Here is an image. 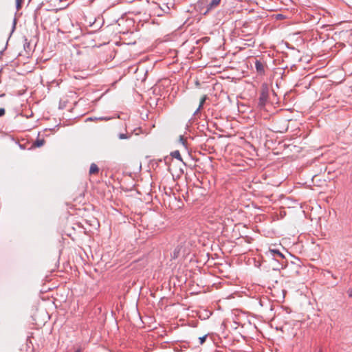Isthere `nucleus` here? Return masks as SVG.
I'll use <instances>...</instances> for the list:
<instances>
[{
	"label": "nucleus",
	"mask_w": 352,
	"mask_h": 352,
	"mask_svg": "<svg viewBox=\"0 0 352 352\" xmlns=\"http://www.w3.org/2000/svg\"><path fill=\"white\" fill-rule=\"evenodd\" d=\"M270 88L266 83H263L261 87V94L258 98V107L263 108L268 101Z\"/></svg>",
	"instance_id": "1"
},
{
	"label": "nucleus",
	"mask_w": 352,
	"mask_h": 352,
	"mask_svg": "<svg viewBox=\"0 0 352 352\" xmlns=\"http://www.w3.org/2000/svg\"><path fill=\"white\" fill-rule=\"evenodd\" d=\"M255 68L258 75L263 76L265 72L266 64L260 60L256 59L255 60Z\"/></svg>",
	"instance_id": "2"
},
{
	"label": "nucleus",
	"mask_w": 352,
	"mask_h": 352,
	"mask_svg": "<svg viewBox=\"0 0 352 352\" xmlns=\"http://www.w3.org/2000/svg\"><path fill=\"white\" fill-rule=\"evenodd\" d=\"M168 206L171 210H176L184 206L182 199H169Z\"/></svg>",
	"instance_id": "3"
},
{
	"label": "nucleus",
	"mask_w": 352,
	"mask_h": 352,
	"mask_svg": "<svg viewBox=\"0 0 352 352\" xmlns=\"http://www.w3.org/2000/svg\"><path fill=\"white\" fill-rule=\"evenodd\" d=\"M221 0H210V1L206 6V10L204 12V14H206L212 10L217 8L220 3Z\"/></svg>",
	"instance_id": "4"
},
{
	"label": "nucleus",
	"mask_w": 352,
	"mask_h": 352,
	"mask_svg": "<svg viewBox=\"0 0 352 352\" xmlns=\"http://www.w3.org/2000/svg\"><path fill=\"white\" fill-rule=\"evenodd\" d=\"M269 252L271 253L272 256H278L280 258H284L283 254L278 250L273 248H270Z\"/></svg>",
	"instance_id": "5"
},
{
	"label": "nucleus",
	"mask_w": 352,
	"mask_h": 352,
	"mask_svg": "<svg viewBox=\"0 0 352 352\" xmlns=\"http://www.w3.org/2000/svg\"><path fill=\"white\" fill-rule=\"evenodd\" d=\"M99 171V168L98 167V166L93 163L91 164L90 166V168H89V173L90 174H96V173H98Z\"/></svg>",
	"instance_id": "6"
},
{
	"label": "nucleus",
	"mask_w": 352,
	"mask_h": 352,
	"mask_svg": "<svg viewBox=\"0 0 352 352\" xmlns=\"http://www.w3.org/2000/svg\"><path fill=\"white\" fill-rule=\"evenodd\" d=\"M206 100V96H204L201 100H200V102H199V107L197 109V110L195 111V114L197 113L200 109L202 108L205 101Z\"/></svg>",
	"instance_id": "7"
},
{
	"label": "nucleus",
	"mask_w": 352,
	"mask_h": 352,
	"mask_svg": "<svg viewBox=\"0 0 352 352\" xmlns=\"http://www.w3.org/2000/svg\"><path fill=\"white\" fill-rule=\"evenodd\" d=\"M170 155L173 157H174L179 161H182V158L181 154L179 151H173L170 153Z\"/></svg>",
	"instance_id": "8"
},
{
	"label": "nucleus",
	"mask_w": 352,
	"mask_h": 352,
	"mask_svg": "<svg viewBox=\"0 0 352 352\" xmlns=\"http://www.w3.org/2000/svg\"><path fill=\"white\" fill-rule=\"evenodd\" d=\"M23 0H16V8L19 10L22 7Z\"/></svg>",
	"instance_id": "9"
},
{
	"label": "nucleus",
	"mask_w": 352,
	"mask_h": 352,
	"mask_svg": "<svg viewBox=\"0 0 352 352\" xmlns=\"http://www.w3.org/2000/svg\"><path fill=\"white\" fill-rule=\"evenodd\" d=\"M44 140H38L36 141L35 144L36 145V146L40 147L44 144Z\"/></svg>",
	"instance_id": "10"
},
{
	"label": "nucleus",
	"mask_w": 352,
	"mask_h": 352,
	"mask_svg": "<svg viewBox=\"0 0 352 352\" xmlns=\"http://www.w3.org/2000/svg\"><path fill=\"white\" fill-rule=\"evenodd\" d=\"M118 138L120 140H124V139H127L129 138V135L127 134H125V133H120L118 135Z\"/></svg>",
	"instance_id": "11"
},
{
	"label": "nucleus",
	"mask_w": 352,
	"mask_h": 352,
	"mask_svg": "<svg viewBox=\"0 0 352 352\" xmlns=\"http://www.w3.org/2000/svg\"><path fill=\"white\" fill-rule=\"evenodd\" d=\"M6 113V110L4 108H0V117H2Z\"/></svg>",
	"instance_id": "12"
},
{
	"label": "nucleus",
	"mask_w": 352,
	"mask_h": 352,
	"mask_svg": "<svg viewBox=\"0 0 352 352\" xmlns=\"http://www.w3.org/2000/svg\"><path fill=\"white\" fill-rule=\"evenodd\" d=\"M179 142H180L183 145H185L186 140L184 139V138L182 135H180V137H179Z\"/></svg>",
	"instance_id": "13"
},
{
	"label": "nucleus",
	"mask_w": 352,
	"mask_h": 352,
	"mask_svg": "<svg viewBox=\"0 0 352 352\" xmlns=\"http://www.w3.org/2000/svg\"><path fill=\"white\" fill-rule=\"evenodd\" d=\"M206 338V336H203V337H200L199 338L200 344H202L205 342Z\"/></svg>",
	"instance_id": "14"
},
{
	"label": "nucleus",
	"mask_w": 352,
	"mask_h": 352,
	"mask_svg": "<svg viewBox=\"0 0 352 352\" xmlns=\"http://www.w3.org/2000/svg\"><path fill=\"white\" fill-rule=\"evenodd\" d=\"M179 250H177V249H175V251H174V256H173L174 258L177 257L178 254H179Z\"/></svg>",
	"instance_id": "15"
},
{
	"label": "nucleus",
	"mask_w": 352,
	"mask_h": 352,
	"mask_svg": "<svg viewBox=\"0 0 352 352\" xmlns=\"http://www.w3.org/2000/svg\"><path fill=\"white\" fill-rule=\"evenodd\" d=\"M99 119L100 120H106V118H100Z\"/></svg>",
	"instance_id": "16"
},
{
	"label": "nucleus",
	"mask_w": 352,
	"mask_h": 352,
	"mask_svg": "<svg viewBox=\"0 0 352 352\" xmlns=\"http://www.w3.org/2000/svg\"><path fill=\"white\" fill-rule=\"evenodd\" d=\"M76 352H80V349H78V350H77Z\"/></svg>",
	"instance_id": "17"
},
{
	"label": "nucleus",
	"mask_w": 352,
	"mask_h": 352,
	"mask_svg": "<svg viewBox=\"0 0 352 352\" xmlns=\"http://www.w3.org/2000/svg\"><path fill=\"white\" fill-rule=\"evenodd\" d=\"M318 352H322V351H318Z\"/></svg>",
	"instance_id": "18"
}]
</instances>
